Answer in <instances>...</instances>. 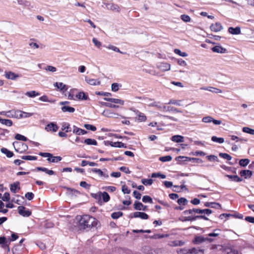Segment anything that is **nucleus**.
Returning a JSON list of instances; mask_svg holds the SVG:
<instances>
[{
	"mask_svg": "<svg viewBox=\"0 0 254 254\" xmlns=\"http://www.w3.org/2000/svg\"><path fill=\"white\" fill-rule=\"evenodd\" d=\"M134 208L137 210H143L146 211L147 209V206L144 205L141 202L135 201L133 204Z\"/></svg>",
	"mask_w": 254,
	"mask_h": 254,
	"instance_id": "obj_10",
	"label": "nucleus"
},
{
	"mask_svg": "<svg viewBox=\"0 0 254 254\" xmlns=\"http://www.w3.org/2000/svg\"><path fill=\"white\" fill-rule=\"evenodd\" d=\"M202 121L204 123H209L212 122V121H213V118L210 116L205 117L202 118Z\"/></svg>",
	"mask_w": 254,
	"mask_h": 254,
	"instance_id": "obj_63",
	"label": "nucleus"
},
{
	"mask_svg": "<svg viewBox=\"0 0 254 254\" xmlns=\"http://www.w3.org/2000/svg\"><path fill=\"white\" fill-rule=\"evenodd\" d=\"M191 251V254H198L199 253H201L202 254H204V250L199 248H190Z\"/></svg>",
	"mask_w": 254,
	"mask_h": 254,
	"instance_id": "obj_37",
	"label": "nucleus"
},
{
	"mask_svg": "<svg viewBox=\"0 0 254 254\" xmlns=\"http://www.w3.org/2000/svg\"><path fill=\"white\" fill-rule=\"evenodd\" d=\"M206 158L209 161H218L217 157L214 155H208L206 156Z\"/></svg>",
	"mask_w": 254,
	"mask_h": 254,
	"instance_id": "obj_58",
	"label": "nucleus"
},
{
	"mask_svg": "<svg viewBox=\"0 0 254 254\" xmlns=\"http://www.w3.org/2000/svg\"><path fill=\"white\" fill-rule=\"evenodd\" d=\"M211 50L214 53H225L227 50L221 46H216L211 48Z\"/></svg>",
	"mask_w": 254,
	"mask_h": 254,
	"instance_id": "obj_17",
	"label": "nucleus"
},
{
	"mask_svg": "<svg viewBox=\"0 0 254 254\" xmlns=\"http://www.w3.org/2000/svg\"><path fill=\"white\" fill-rule=\"evenodd\" d=\"M101 104L103 106L105 107L112 108H119L118 105H116L115 104H113L112 103H108V102H102Z\"/></svg>",
	"mask_w": 254,
	"mask_h": 254,
	"instance_id": "obj_42",
	"label": "nucleus"
},
{
	"mask_svg": "<svg viewBox=\"0 0 254 254\" xmlns=\"http://www.w3.org/2000/svg\"><path fill=\"white\" fill-rule=\"evenodd\" d=\"M150 106L156 107L159 110L163 111L165 110L166 108L165 106H164L162 105L160 102H154L153 103L150 104Z\"/></svg>",
	"mask_w": 254,
	"mask_h": 254,
	"instance_id": "obj_25",
	"label": "nucleus"
},
{
	"mask_svg": "<svg viewBox=\"0 0 254 254\" xmlns=\"http://www.w3.org/2000/svg\"><path fill=\"white\" fill-rule=\"evenodd\" d=\"M181 19L184 22H190L191 20L190 17L186 14H183L181 16Z\"/></svg>",
	"mask_w": 254,
	"mask_h": 254,
	"instance_id": "obj_57",
	"label": "nucleus"
},
{
	"mask_svg": "<svg viewBox=\"0 0 254 254\" xmlns=\"http://www.w3.org/2000/svg\"><path fill=\"white\" fill-rule=\"evenodd\" d=\"M25 197L29 200H31L33 199L34 194L31 192H28L25 194Z\"/></svg>",
	"mask_w": 254,
	"mask_h": 254,
	"instance_id": "obj_60",
	"label": "nucleus"
},
{
	"mask_svg": "<svg viewBox=\"0 0 254 254\" xmlns=\"http://www.w3.org/2000/svg\"><path fill=\"white\" fill-rule=\"evenodd\" d=\"M21 158L26 160H36L37 159V157L36 156L26 155L22 156Z\"/></svg>",
	"mask_w": 254,
	"mask_h": 254,
	"instance_id": "obj_46",
	"label": "nucleus"
},
{
	"mask_svg": "<svg viewBox=\"0 0 254 254\" xmlns=\"http://www.w3.org/2000/svg\"><path fill=\"white\" fill-rule=\"evenodd\" d=\"M205 242V237L203 236H196L192 240V243L195 245L200 244Z\"/></svg>",
	"mask_w": 254,
	"mask_h": 254,
	"instance_id": "obj_16",
	"label": "nucleus"
},
{
	"mask_svg": "<svg viewBox=\"0 0 254 254\" xmlns=\"http://www.w3.org/2000/svg\"><path fill=\"white\" fill-rule=\"evenodd\" d=\"M211 140L219 143H222L224 142V139L223 137H217L216 136H212Z\"/></svg>",
	"mask_w": 254,
	"mask_h": 254,
	"instance_id": "obj_40",
	"label": "nucleus"
},
{
	"mask_svg": "<svg viewBox=\"0 0 254 254\" xmlns=\"http://www.w3.org/2000/svg\"><path fill=\"white\" fill-rule=\"evenodd\" d=\"M87 82L89 84L92 85H98V84H100V82L99 81H97V80L94 79H89L87 81Z\"/></svg>",
	"mask_w": 254,
	"mask_h": 254,
	"instance_id": "obj_62",
	"label": "nucleus"
},
{
	"mask_svg": "<svg viewBox=\"0 0 254 254\" xmlns=\"http://www.w3.org/2000/svg\"><path fill=\"white\" fill-rule=\"evenodd\" d=\"M59 129L58 125L54 123L48 124L45 127V130L47 131L56 132Z\"/></svg>",
	"mask_w": 254,
	"mask_h": 254,
	"instance_id": "obj_9",
	"label": "nucleus"
},
{
	"mask_svg": "<svg viewBox=\"0 0 254 254\" xmlns=\"http://www.w3.org/2000/svg\"><path fill=\"white\" fill-rule=\"evenodd\" d=\"M174 52L175 54L179 55L180 56L185 57L188 56V54L185 52H182L179 49H176L174 50Z\"/></svg>",
	"mask_w": 254,
	"mask_h": 254,
	"instance_id": "obj_56",
	"label": "nucleus"
},
{
	"mask_svg": "<svg viewBox=\"0 0 254 254\" xmlns=\"http://www.w3.org/2000/svg\"><path fill=\"white\" fill-rule=\"evenodd\" d=\"M83 142L87 145H97V142L94 139L87 138L84 140Z\"/></svg>",
	"mask_w": 254,
	"mask_h": 254,
	"instance_id": "obj_32",
	"label": "nucleus"
},
{
	"mask_svg": "<svg viewBox=\"0 0 254 254\" xmlns=\"http://www.w3.org/2000/svg\"><path fill=\"white\" fill-rule=\"evenodd\" d=\"M75 97L78 100H87L89 99L88 95L84 92H79L76 95Z\"/></svg>",
	"mask_w": 254,
	"mask_h": 254,
	"instance_id": "obj_19",
	"label": "nucleus"
},
{
	"mask_svg": "<svg viewBox=\"0 0 254 254\" xmlns=\"http://www.w3.org/2000/svg\"><path fill=\"white\" fill-rule=\"evenodd\" d=\"M54 85L61 90H66L67 89L65 85L62 82H56Z\"/></svg>",
	"mask_w": 254,
	"mask_h": 254,
	"instance_id": "obj_35",
	"label": "nucleus"
},
{
	"mask_svg": "<svg viewBox=\"0 0 254 254\" xmlns=\"http://www.w3.org/2000/svg\"><path fill=\"white\" fill-rule=\"evenodd\" d=\"M0 115L5 116L8 118H16L17 119H20V110H11L8 111H3L0 112Z\"/></svg>",
	"mask_w": 254,
	"mask_h": 254,
	"instance_id": "obj_4",
	"label": "nucleus"
},
{
	"mask_svg": "<svg viewBox=\"0 0 254 254\" xmlns=\"http://www.w3.org/2000/svg\"><path fill=\"white\" fill-rule=\"evenodd\" d=\"M73 132L77 135H83L87 133V131L84 129L79 128L75 126H73Z\"/></svg>",
	"mask_w": 254,
	"mask_h": 254,
	"instance_id": "obj_21",
	"label": "nucleus"
},
{
	"mask_svg": "<svg viewBox=\"0 0 254 254\" xmlns=\"http://www.w3.org/2000/svg\"><path fill=\"white\" fill-rule=\"evenodd\" d=\"M84 127L87 129L91 130L93 131L96 130L97 129L95 126L90 124H85Z\"/></svg>",
	"mask_w": 254,
	"mask_h": 254,
	"instance_id": "obj_54",
	"label": "nucleus"
},
{
	"mask_svg": "<svg viewBox=\"0 0 254 254\" xmlns=\"http://www.w3.org/2000/svg\"><path fill=\"white\" fill-rule=\"evenodd\" d=\"M5 76L7 79L15 80L17 77H19V75L15 74L12 71H5Z\"/></svg>",
	"mask_w": 254,
	"mask_h": 254,
	"instance_id": "obj_20",
	"label": "nucleus"
},
{
	"mask_svg": "<svg viewBox=\"0 0 254 254\" xmlns=\"http://www.w3.org/2000/svg\"><path fill=\"white\" fill-rule=\"evenodd\" d=\"M210 28L211 31L217 32L222 29V26L220 23L216 22L211 24Z\"/></svg>",
	"mask_w": 254,
	"mask_h": 254,
	"instance_id": "obj_13",
	"label": "nucleus"
},
{
	"mask_svg": "<svg viewBox=\"0 0 254 254\" xmlns=\"http://www.w3.org/2000/svg\"><path fill=\"white\" fill-rule=\"evenodd\" d=\"M23 206L18 207V213L23 217H29L31 215V212L29 210H26Z\"/></svg>",
	"mask_w": 254,
	"mask_h": 254,
	"instance_id": "obj_8",
	"label": "nucleus"
},
{
	"mask_svg": "<svg viewBox=\"0 0 254 254\" xmlns=\"http://www.w3.org/2000/svg\"><path fill=\"white\" fill-rule=\"evenodd\" d=\"M62 111L63 112L73 113L75 111V109L72 107L64 106L62 107Z\"/></svg>",
	"mask_w": 254,
	"mask_h": 254,
	"instance_id": "obj_31",
	"label": "nucleus"
},
{
	"mask_svg": "<svg viewBox=\"0 0 254 254\" xmlns=\"http://www.w3.org/2000/svg\"><path fill=\"white\" fill-rule=\"evenodd\" d=\"M184 244V242L181 241H173L169 243V245L171 247L181 246Z\"/></svg>",
	"mask_w": 254,
	"mask_h": 254,
	"instance_id": "obj_30",
	"label": "nucleus"
},
{
	"mask_svg": "<svg viewBox=\"0 0 254 254\" xmlns=\"http://www.w3.org/2000/svg\"><path fill=\"white\" fill-rule=\"evenodd\" d=\"M224 254H236L235 251H233L231 249H226L223 251Z\"/></svg>",
	"mask_w": 254,
	"mask_h": 254,
	"instance_id": "obj_64",
	"label": "nucleus"
},
{
	"mask_svg": "<svg viewBox=\"0 0 254 254\" xmlns=\"http://www.w3.org/2000/svg\"><path fill=\"white\" fill-rule=\"evenodd\" d=\"M0 123L8 127H11L13 125V122L9 119H3L0 117Z\"/></svg>",
	"mask_w": 254,
	"mask_h": 254,
	"instance_id": "obj_28",
	"label": "nucleus"
},
{
	"mask_svg": "<svg viewBox=\"0 0 254 254\" xmlns=\"http://www.w3.org/2000/svg\"><path fill=\"white\" fill-rule=\"evenodd\" d=\"M91 195L93 198L97 200L98 203H100V204L102 203L101 198H102L103 202H107L110 199V195L106 191H99L96 193H91Z\"/></svg>",
	"mask_w": 254,
	"mask_h": 254,
	"instance_id": "obj_3",
	"label": "nucleus"
},
{
	"mask_svg": "<svg viewBox=\"0 0 254 254\" xmlns=\"http://www.w3.org/2000/svg\"><path fill=\"white\" fill-rule=\"evenodd\" d=\"M219 157L227 160H230L232 159V157L229 154L226 153H220L219 154Z\"/></svg>",
	"mask_w": 254,
	"mask_h": 254,
	"instance_id": "obj_47",
	"label": "nucleus"
},
{
	"mask_svg": "<svg viewBox=\"0 0 254 254\" xmlns=\"http://www.w3.org/2000/svg\"><path fill=\"white\" fill-rule=\"evenodd\" d=\"M20 189V183L19 182H16L10 185V191L13 193L16 192Z\"/></svg>",
	"mask_w": 254,
	"mask_h": 254,
	"instance_id": "obj_15",
	"label": "nucleus"
},
{
	"mask_svg": "<svg viewBox=\"0 0 254 254\" xmlns=\"http://www.w3.org/2000/svg\"><path fill=\"white\" fill-rule=\"evenodd\" d=\"M0 151L2 153L5 154L8 158H11L14 155L12 151H9L6 148H1Z\"/></svg>",
	"mask_w": 254,
	"mask_h": 254,
	"instance_id": "obj_27",
	"label": "nucleus"
},
{
	"mask_svg": "<svg viewBox=\"0 0 254 254\" xmlns=\"http://www.w3.org/2000/svg\"><path fill=\"white\" fill-rule=\"evenodd\" d=\"M10 241L8 240H6L3 243L1 244V247L2 249L7 250L8 252L10 251V249L9 246L10 245Z\"/></svg>",
	"mask_w": 254,
	"mask_h": 254,
	"instance_id": "obj_45",
	"label": "nucleus"
},
{
	"mask_svg": "<svg viewBox=\"0 0 254 254\" xmlns=\"http://www.w3.org/2000/svg\"><path fill=\"white\" fill-rule=\"evenodd\" d=\"M142 200L144 203H152L153 202L152 199L151 197L148 195H144L143 196L142 198Z\"/></svg>",
	"mask_w": 254,
	"mask_h": 254,
	"instance_id": "obj_48",
	"label": "nucleus"
},
{
	"mask_svg": "<svg viewBox=\"0 0 254 254\" xmlns=\"http://www.w3.org/2000/svg\"><path fill=\"white\" fill-rule=\"evenodd\" d=\"M70 128V125L68 123H64L63 124L62 127V129L63 130H65V132H68L71 131Z\"/></svg>",
	"mask_w": 254,
	"mask_h": 254,
	"instance_id": "obj_41",
	"label": "nucleus"
},
{
	"mask_svg": "<svg viewBox=\"0 0 254 254\" xmlns=\"http://www.w3.org/2000/svg\"><path fill=\"white\" fill-rule=\"evenodd\" d=\"M221 232V230L219 229H216L214 230L213 232L209 233L207 235V237H205V242H207L208 243H212L215 241L214 237H218Z\"/></svg>",
	"mask_w": 254,
	"mask_h": 254,
	"instance_id": "obj_5",
	"label": "nucleus"
},
{
	"mask_svg": "<svg viewBox=\"0 0 254 254\" xmlns=\"http://www.w3.org/2000/svg\"><path fill=\"white\" fill-rule=\"evenodd\" d=\"M91 171L93 173H96L99 176L103 177V178L107 179L109 178V175L107 173V170L104 169L103 171L98 168H92Z\"/></svg>",
	"mask_w": 254,
	"mask_h": 254,
	"instance_id": "obj_7",
	"label": "nucleus"
},
{
	"mask_svg": "<svg viewBox=\"0 0 254 254\" xmlns=\"http://www.w3.org/2000/svg\"><path fill=\"white\" fill-rule=\"evenodd\" d=\"M204 205L205 207H209L211 208H215L217 209H219L221 207V205L218 203L216 202H206L204 203Z\"/></svg>",
	"mask_w": 254,
	"mask_h": 254,
	"instance_id": "obj_23",
	"label": "nucleus"
},
{
	"mask_svg": "<svg viewBox=\"0 0 254 254\" xmlns=\"http://www.w3.org/2000/svg\"><path fill=\"white\" fill-rule=\"evenodd\" d=\"M13 145L16 151L22 153L26 150L28 148L27 145L22 142L15 141L13 142Z\"/></svg>",
	"mask_w": 254,
	"mask_h": 254,
	"instance_id": "obj_6",
	"label": "nucleus"
},
{
	"mask_svg": "<svg viewBox=\"0 0 254 254\" xmlns=\"http://www.w3.org/2000/svg\"><path fill=\"white\" fill-rule=\"evenodd\" d=\"M136 114L137 115V117H138L137 119L139 121L145 122L147 118H146V116L144 115V114H143L141 112H140L138 111H137Z\"/></svg>",
	"mask_w": 254,
	"mask_h": 254,
	"instance_id": "obj_29",
	"label": "nucleus"
},
{
	"mask_svg": "<svg viewBox=\"0 0 254 254\" xmlns=\"http://www.w3.org/2000/svg\"><path fill=\"white\" fill-rule=\"evenodd\" d=\"M62 159V158L61 156H53L52 155V157H50V158H48L47 160L50 162H58L60 161Z\"/></svg>",
	"mask_w": 254,
	"mask_h": 254,
	"instance_id": "obj_33",
	"label": "nucleus"
},
{
	"mask_svg": "<svg viewBox=\"0 0 254 254\" xmlns=\"http://www.w3.org/2000/svg\"><path fill=\"white\" fill-rule=\"evenodd\" d=\"M104 100L108 102H110L111 103H113L115 104H120L121 105H123L124 104V101L122 100L119 99H115V98H104Z\"/></svg>",
	"mask_w": 254,
	"mask_h": 254,
	"instance_id": "obj_18",
	"label": "nucleus"
},
{
	"mask_svg": "<svg viewBox=\"0 0 254 254\" xmlns=\"http://www.w3.org/2000/svg\"><path fill=\"white\" fill-rule=\"evenodd\" d=\"M119 86L121 87L122 85L117 83H114L111 85L112 90L114 92H117L119 89Z\"/></svg>",
	"mask_w": 254,
	"mask_h": 254,
	"instance_id": "obj_52",
	"label": "nucleus"
},
{
	"mask_svg": "<svg viewBox=\"0 0 254 254\" xmlns=\"http://www.w3.org/2000/svg\"><path fill=\"white\" fill-rule=\"evenodd\" d=\"M15 138L17 140L24 141H26L27 140V138L25 136L18 133L15 135Z\"/></svg>",
	"mask_w": 254,
	"mask_h": 254,
	"instance_id": "obj_53",
	"label": "nucleus"
},
{
	"mask_svg": "<svg viewBox=\"0 0 254 254\" xmlns=\"http://www.w3.org/2000/svg\"><path fill=\"white\" fill-rule=\"evenodd\" d=\"M153 182V180L151 179H143L141 180V183L145 186L151 185L152 184Z\"/></svg>",
	"mask_w": 254,
	"mask_h": 254,
	"instance_id": "obj_44",
	"label": "nucleus"
},
{
	"mask_svg": "<svg viewBox=\"0 0 254 254\" xmlns=\"http://www.w3.org/2000/svg\"><path fill=\"white\" fill-rule=\"evenodd\" d=\"M122 190L124 194H129L130 193V190L126 185L122 186Z\"/></svg>",
	"mask_w": 254,
	"mask_h": 254,
	"instance_id": "obj_55",
	"label": "nucleus"
},
{
	"mask_svg": "<svg viewBox=\"0 0 254 254\" xmlns=\"http://www.w3.org/2000/svg\"><path fill=\"white\" fill-rule=\"evenodd\" d=\"M172 159V158L170 155L162 156L159 158V160L163 162L170 161Z\"/></svg>",
	"mask_w": 254,
	"mask_h": 254,
	"instance_id": "obj_49",
	"label": "nucleus"
},
{
	"mask_svg": "<svg viewBox=\"0 0 254 254\" xmlns=\"http://www.w3.org/2000/svg\"><path fill=\"white\" fill-rule=\"evenodd\" d=\"M107 144L110 145L112 147H119V148H127L126 145L122 142H112L108 141Z\"/></svg>",
	"mask_w": 254,
	"mask_h": 254,
	"instance_id": "obj_11",
	"label": "nucleus"
},
{
	"mask_svg": "<svg viewBox=\"0 0 254 254\" xmlns=\"http://www.w3.org/2000/svg\"><path fill=\"white\" fill-rule=\"evenodd\" d=\"M123 215V213L121 211L115 212L112 213L111 217L113 219H116L120 218Z\"/></svg>",
	"mask_w": 254,
	"mask_h": 254,
	"instance_id": "obj_38",
	"label": "nucleus"
},
{
	"mask_svg": "<svg viewBox=\"0 0 254 254\" xmlns=\"http://www.w3.org/2000/svg\"><path fill=\"white\" fill-rule=\"evenodd\" d=\"M239 174L241 177H244L245 179H249L252 177L253 172L249 170H244L241 171Z\"/></svg>",
	"mask_w": 254,
	"mask_h": 254,
	"instance_id": "obj_14",
	"label": "nucleus"
},
{
	"mask_svg": "<svg viewBox=\"0 0 254 254\" xmlns=\"http://www.w3.org/2000/svg\"><path fill=\"white\" fill-rule=\"evenodd\" d=\"M26 95L30 97H34L37 96H39L40 93L39 92H36L35 91H31L27 92L26 93Z\"/></svg>",
	"mask_w": 254,
	"mask_h": 254,
	"instance_id": "obj_43",
	"label": "nucleus"
},
{
	"mask_svg": "<svg viewBox=\"0 0 254 254\" xmlns=\"http://www.w3.org/2000/svg\"><path fill=\"white\" fill-rule=\"evenodd\" d=\"M1 199L4 201H8L10 200V194L8 192H5L2 197H1Z\"/></svg>",
	"mask_w": 254,
	"mask_h": 254,
	"instance_id": "obj_59",
	"label": "nucleus"
},
{
	"mask_svg": "<svg viewBox=\"0 0 254 254\" xmlns=\"http://www.w3.org/2000/svg\"><path fill=\"white\" fill-rule=\"evenodd\" d=\"M177 202H178V204L180 205H181V204L186 205L187 204V203L188 202V200L185 198L181 197L178 199Z\"/></svg>",
	"mask_w": 254,
	"mask_h": 254,
	"instance_id": "obj_61",
	"label": "nucleus"
},
{
	"mask_svg": "<svg viewBox=\"0 0 254 254\" xmlns=\"http://www.w3.org/2000/svg\"><path fill=\"white\" fill-rule=\"evenodd\" d=\"M133 217L134 218H140L142 219H147L149 216L145 213L142 212H135L133 213Z\"/></svg>",
	"mask_w": 254,
	"mask_h": 254,
	"instance_id": "obj_12",
	"label": "nucleus"
},
{
	"mask_svg": "<svg viewBox=\"0 0 254 254\" xmlns=\"http://www.w3.org/2000/svg\"><path fill=\"white\" fill-rule=\"evenodd\" d=\"M158 67L162 71H168L170 69L171 65L167 63H161L159 65Z\"/></svg>",
	"mask_w": 254,
	"mask_h": 254,
	"instance_id": "obj_22",
	"label": "nucleus"
},
{
	"mask_svg": "<svg viewBox=\"0 0 254 254\" xmlns=\"http://www.w3.org/2000/svg\"><path fill=\"white\" fill-rule=\"evenodd\" d=\"M75 219L77 222L78 227L80 230L91 229L96 227L98 223V220L95 218L87 214L77 215Z\"/></svg>",
	"mask_w": 254,
	"mask_h": 254,
	"instance_id": "obj_1",
	"label": "nucleus"
},
{
	"mask_svg": "<svg viewBox=\"0 0 254 254\" xmlns=\"http://www.w3.org/2000/svg\"><path fill=\"white\" fill-rule=\"evenodd\" d=\"M20 113H21V114H20V116H21L20 117V119L29 118V117H31L32 116H33L34 114L32 113H27V112L22 111L21 110H20Z\"/></svg>",
	"mask_w": 254,
	"mask_h": 254,
	"instance_id": "obj_39",
	"label": "nucleus"
},
{
	"mask_svg": "<svg viewBox=\"0 0 254 254\" xmlns=\"http://www.w3.org/2000/svg\"><path fill=\"white\" fill-rule=\"evenodd\" d=\"M250 161V160L247 158L240 159L239 160V165L244 167L249 164Z\"/></svg>",
	"mask_w": 254,
	"mask_h": 254,
	"instance_id": "obj_36",
	"label": "nucleus"
},
{
	"mask_svg": "<svg viewBox=\"0 0 254 254\" xmlns=\"http://www.w3.org/2000/svg\"><path fill=\"white\" fill-rule=\"evenodd\" d=\"M242 130L244 132L248 133L252 135H254V129L250 128L248 127H244Z\"/></svg>",
	"mask_w": 254,
	"mask_h": 254,
	"instance_id": "obj_50",
	"label": "nucleus"
},
{
	"mask_svg": "<svg viewBox=\"0 0 254 254\" xmlns=\"http://www.w3.org/2000/svg\"><path fill=\"white\" fill-rule=\"evenodd\" d=\"M183 213L186 216L185 217V221H194L198 219H202L205 220H208L209 219L206 217L205 215H197L193 216L194 213L192 209H190L189 210H186L183 212Z\"/></svg>",
	"mask_w": 254,
	"mask_h": 254,
	"instance_id": "obj_2",
	"label": "nucleus"
},
{
	"mask_svg": "<svg viewBox=\"0 0 254 254\" xmlns=\"http://www.w3.org/2000/svg\"><path fill=\"white\" fill-rule=\"evenodd\" d=\"M36 170L38 171L44 172L49 175H53L55 174V172L53 170H48L47 168L44 167H36Z\"/></svg>",
	"mask_w": 254,
	"mask_h": 254,
	"instance_id": "obj_24",
	"label": "nucleus"
},
{
	"mask_svg": "<svg viewBox=\"0 0 254 254\" xmlns=\"http://www.w3.org/2000/svg\"><path fill=\"white\" fill-rule=\"evenodd\" d=\"M202 89L205 90H208L209 91L215 92L216 93H222V90L220 89L214 88V87H207V88H202Z\"/></svg>",
	"mask_w": 254,
	"mask_h": 254,
	"instance_id": "obj_34",
	"label": "nucleus"
},
{
	"mask_svg": "<svg viewBox=\"0 0 254 254\" xmlns=\"http://www.w3.org/2000/svg\"><path fill=\"white\" fill-rule=\"evenodd\" d=\"M171 140L175 142H184V137L179 135H174L172 137Z\"/></svg>",
	"mask_w": 254,
	"mask_h": 254,
	"instance_id": "obj_26",
	"label": "nucleus"
},
{
	"mask_svg": "<svg viewBox=\"0 0 254 254\" xmlns=\"http://www.w3.org/2000/svg\"><path fill=\"white\" fill-rule=\"evenodd\" d=\"M228 32L232 34H238V27L235 28L230 27L228 29Z\"/></svg>",
	"mask_w": 254,
	"mask_h": 254,
	"instance_id": "obj_51",
	"label": "nucleus"
}]
</instances>
